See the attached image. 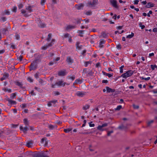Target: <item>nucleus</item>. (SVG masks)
Here are the masks:
<instances>
[{"mask_svg": "<svg viewBox=\"0 0 157 157\" xmlns=\"http://www.w3.org/2000/svg\"><path fill=\"white\" fill-rule=\"evenodd\" d=\"M51 34H49L48 35L47 40L48 42L46 43V44H44V45L42 46V48L43 49L49 48L50 47L54 44L55 42V40L54 39H52L51 40Z\"/></svg>", "mask_w": 157, "mask_h": 157, "instance_id": "f257e3e1", "label": "nucleus"}, {"mask_svg": "<svg viewBox=\"0 0 157 157\" xmlns=\"http://www.w3.org/2000/svg\"><path fill=\"white\" fill-rule=\"evenodd\" d=\"M133 71L132 70H129L126 71L125 73L122 74L121 75L122 77L126 78L131 76L133 73Z\"/></svg>", "mask_w": 157, "mask_h": 157, "instance_id": "f03ea898", "label": "nucleus"}, {"mask_svg": "<svg viewBox=\"0 0 157 157\" xmlns=\"http://www.w3.org/2000/svg\"><path fill=\"white\" fill-rule=\"evenodd\" d=\"M111 4L115 8H117L119 6L117 4V2L116 0H111L110 1Z\"/></svg>", "mask_w": 157, "mask_h": 157, "instance_id": "7ed1b4c3", "label": "nucleus"}, {"mask_svg": "<svg viewBox=\"0 0 157 157\" xmlns=\"http://www.w3.org/2000/svg\"><path fill=\"white\" fill-rule=\"evenodd\" d=\"M108 125L107 123H104L102 124L101 125H99L97 128L98 130L100 131H103L105 130L103 128L107 126Z\"/></svg>", "mask_w": 157, "mask_h": 157, "instance_id": "20e7f679", "label": "nucleus"}, {"mask_svg": "<svg viewBox=\"0 0 157 157\" xmlns=\"http://www.w3.org/2000/svg\"><path fill=\"white\" fill-rule=\"evenodd\" d=\"M106 91L108 93L113 92L114 91V90L113 89H111L108 87H106L105 89L103 90V91L104 92H105Z\"/></svg>", "mask_w": 157, "mask_h": 157, "instance_id": "39448f33", "label": "nucleus"}, {"mask_svg": "<svg viewBox=\"0 0 157 157\" xmlns=\"http://www.w3.org/2000/svg\"><path fill=\"white\" fill-rule=\"evenodd\" d=\"M105 40L103 39H101L99 42V48H103V44L105 43Z\"/></svg>", "mask_w": 157, "mask_h": 157, "instance_id": "423d86ee", "label": "nucleus"}, {"mask_svg": "<svg viewBox=\"0 0 157 157\" xmlns=\"http://www.w3.org/2000/svg\"><path fill=\"white\" fill-rule=\"evenodd\" d=\"M66 83L62 81H59L57 83V84L59 86H64Z\"/></svg>", "mask_w": 157, "mask_h": 157, "instance_id": "0eeeda50", "label": "nucleus"}, {"mask_svg": "<svg viewBox=\"0 0 157 157\" xmlns=\"http://www.w3.org/2000/svg\"><path fill=\"white\" fill-rule=\"evenodd\" d=\"M154 6V4L153 3L151 2H149L146 4V7L147 8H149L153 7Z\"/></svg>", "mask_w": 157, "mask_h": 157, "instance_id": "6e6552de", "label": "nucleus"}, {"mask_svg": "<svg viewBox=\"0 0 157 157\" xmlns=\"http://www.w3.org/2000/svg\"><path fill=\"white\" fill-rule=\"evenodd\" d=\"M20 130L24 132H25L28 130V128L26 126L24 128L22 126H20Z\"/></svg>", "mask_w": 157, "mask_h": 157, "instance_id": "1a4fd4ad", "label": "nucleus"}, {"mask_svg": "<svg viewBox=\"0 0 157 157\" xmlns=\"http://www.w3.org/2000/svg\"><path fill=\"white\" fill-rule=\"evenodd\" d=\"M67 61L69 64H71L73 63V60L70 57H68L67 59Z\"/></svg>", "mask_w": 157, "mask_h": 157, "instance_id": "9d476101", "label": "nucleus"}, {"mask_svg": "<svg viewBox=\"0 0 157 157\" xmlns=\"http://www.w3.org/2000/svg\"><path fill=\"white\" fill-rule=\"evenodd\" d=\"M76 47L77 48L81 49L83 48L82 46L80 44V43L79 42H77L76 44Z\"/></svg>", "mask_w": 157, "mask_h": 157, "instance_id": "9b49d317", "label": "nucleus"}, {"mask_svg": "<svg viewBox=\"0 0 157 157\" xmlns=\"http://www.w3.org/2000/svg\"><path fill=\"white\" fill-rule=\"evenodd\" d=\"M134 36V33L132 32L130 34L126 36L127 38L131 39Z\"/></svg>", "mask_w": 157, "mask_h": 157, "instance_id": "f8f14e48", "label": "nucleus"}, {"mask_svg": "<svg viewBox=\"0 0 157 157\" xmlns=\"http://www.w3.org/2000/svg\"><path fill=\"white\" fill-rule=\"evenodd\" d=\"M66 74L65 71H60L59 73V75L63 76L64 75Z\"/></svg>", "mask_w": 157, "mask_h": 157, "instance_id": "ddd939ff", "label": "nucleus"}, {"mask_svg": "<svg viewBox=\"0 0 157 157\" xmlns=\"http://www.w3.org/2000/svg\"><path fill=\"white\" fill-rule=\"evenodd\" d=\"M72 130V128H69L67 129H65L64 130V131L66 133H68L71 131Z\"/></svg>", "mask_w": 157, "mask_h": 157, "instance_id": "4468645a", "label": "nucleus"}, {"mask_svg": "<svg viewBox=\"0 0 157 157\" xmlns=\"http://www.w3.org/2000/svg\"><path fill=\"white\" fill-rule=\"evenodd\" d=\"M3 90L5 92H7L9 93H10L11 92V90L10 89L7 88H4L3 89Z\"/></svg>", "mask_w": 157, "mask_h": 157, "instance_id": "2eb2a0df", "label": "nucleus"}, {"mask_svg": "<svg viewBox=\"0 0 157 157\" xmlns=\"http://www.w3.org/2000/svg\"><path fill=\"white\" fill-rule=\"evenodd\" d=\"M76 95L79 97H82L83 95V94L81 92H78L76 93Z\"/></svg>", "mask_w": 157, "mask_h": 157, "instance_id": "dca6fc26", "label": "nucleus"}, {"mask_svg": "<svg viewBox=\"0 0 157 157\" xmlns=\"http://www.w3.org/2000/svg\"><path fill=\"white\" fill-rule=\"evenodd\" d=\"M122 108V106L119 105L115 109V110L116 111H118Z\"/></svg>", "mask_w": 157, "mask_h": 157, "instance_id": "f3484780", "label": "nucleus"}, {"mask_svg": "<svg viewBox=\"0 0 157 157\" xmlns=\"http://www.w3.org/2000/svg\"><path fill=\"white\" fill-rule=\"evenodd\" d=\"M75 28V27L74 26H72L71 25H69L67 26V29H72Z\"/></svg>", "mask_w": 157, "mask_h": 157, "instance_id": "a211bd4d", "label": "nucleus"}, {"mask_svg": "<svg viewBox=\"0 0 157 157\" xmlns=\"http://www.w3.org/2000/svg\"><path fill=\"white\" fill-rule=\"evenodd\" d=\"M103 74L106 75V76H107L108 77H112L113 75V74L112 73V74H108V73H103Z\"/></svg>", "mask_w": 157, "mask_h": 157, "instance_id": "6ab92c4d", "label": "nucleus"}, {"mask_svg": "<svg viewBox=\"0 0 157 157\" xmlns=\"http://www.w3.org/2000/svg\"><path fill=\"white\" fill-rule=\"evenodd\" d=\"M32 145V143L31 142L27 143L26 145L28 147H31Z\"/></svg>", "mask_w": 157, "mask_h": 157, "instance_id": "aec40b11", "label": "nucleus"}, {"mask_svg": "<svg viewBox=\"0 0 157 157\" xmlns=\"http://www.w3.org/2000/svg\"><path fill=\"white\" fill-rule=\"evenodd\" d=\"M56 102V101H53L50 102L48 103V105L49 106H50L52 105V103L54 104Z\"/></svg>", "mask_w": 157, "mask_h": 157, "instance_id": "412c9836", "label": "nucleus"}, {"mask_svg": "<svg viewBox=\"0 0 157 157\" xmlns=\"http://www.w3.org/2000/svg\"><path fill=\"white\" fill-rule=\"evenodd\" d=\"M89 108V105H86L85 106H84L83 108V109L84 110H86L88 109Z\"/></svg>", "mask_w": 157, "mask_h": 157, "instance_id": "4be33fe9", "label": "nucleus"}, {"mask_svg": "<svg viewBox=\"0 0 157 157\" xmlns=\"http://www.w3.org/2000/svg\"><path fill=\"white\" fill-rule=\"evenodd\" d=\"M91 63V61H88V62H86L84 63L85 64V67H87L88 64H90Z\"/></svg>", "mask_w": 157, "mask_h": 157, "instance_id": "5701e85b", "label": "nucleus"}, {"mask_svg": "<svg viewBox=\"0 0 157 157\" xmlns=\"http://www.w3.org/2000/svg\"><path fill=\"white\" fill-rule=\"evenodd\" d=\"M153 122L154 121L153 120H151L148 121L147 123L148 125L149 126L151 124L153 123Z\"/></svg>", "mask_w": 157, "mask_h": 157, "instance_id": "b1692460", "label": "nucleus"}, {"mask_svg": "<svg viewBox=\"0 0 157 157\" xmlns=\"http://www.w3.org/2000/svg\"><path fill=\"white\" fill-rule=\"evenodd\" d=\"M139 26L141 27L142 29H143L145 28V26L144 25H142V24L141 22L139 23Z\"/></svg>", "mask_w": 157, "mask_h": 157, "instance_id": "393cba45", "label": "nucleus"}, {"mask_svg": "<svg viewBox=\"0 0 157 157\" xmlns=\"http://www.w3.org/2000/svg\"><path fill=\"white\" fill-rule=\"evenodd\" d=\"M9 103L11 104H14L16 103V102L15 101H12L11 100H10L9 101Z\"/></svg>", "mask_w": 157, "mask_h": 157, "instance_id": "a878e982", "label": "nucleus"}, {"mask_svg": "<svg viewBox=\"0 0 157 157\" xmlns=\"http://www.w3.org/2000/svg\"><path fill=\"white\" fill-rule=\"evenodd\" d=\"M39 75H40V73L39 72H37L34 75L35 78H37L38 77V76H39Z\"/></svg>", "mask_w": 157, "mask_h": 157, "instance_id": "bb28decb", "label": "nucleus"}, {"mask_svg": "<svg viewBox=\"0 0 157 157\" xmlns=\"http://www.w3.org/2000/svg\"><path fill=\"white\" fill-rule=\"evenodd\" d=\"M75 82L77 83H81V81L79 79H78L75 81Z\"/></svg>", "mask_w": 157, "mask_h": 157, "instance_id": "cd10ccee", "label": "nucleus"}, {"mask_svg": "<svg viewBox=\"0 0 157 157\" xmlns=\"http://www.w3.org/2000/svg\"><path fill=\"white\" fill-rule=\"evenodd\" d=\"M89 124L90 127H94V124H93L92 122H89Z\"/></svg>", "mask_w": 157, "mask_h": 157, "instance_id": "c85d7f7f", "label": "nucleus"}, {"mask_svg": "<svg viewBox=\"0 0 157 157\" xmlns=\"http://www.w3.org/2000/svg\"><path fill=\"white\" fill-rule=\"evenodd\" d=\"M151 68L152 70H154L155 68L157 67V66L156 65H151Z\"/></svg>", "mask_w": 157, "mask_h": 157, "instance_id": "c756f323", "label": "nucleus"}, {"mask_svg": "<svg viewBox=\"0 0 157 157\" xmlns=\"http://www.w3.org/2000/svg\"><path fill=\"white\" fill-rule=\"evenodd\" d=\"M69 78V79H71L72 80H73L75 78V76L74 75H73L71 76H70Z\"/></svg>", "mask_w": 157, "mask_h": 157, "instance_id": "7c9ffc66", "label": "nucleus"}, {"mask_svg": "<svg viewBox=\"0 0 157 157\" xmlns=\"http://www.w3.org/2000/svg\"><path fill=\"white\" fill-rule=\"evenodd\" d=\"M10 48L13 49L16 48V46L13 44H11L10 45Z\"/></svg>", "mask_w": 157, "mask_h": 157, "instance_id": "2f4dec72", "label": "nucleus"}, {"mask_svg": "<svg viewBox=\"0 0 157 157\" xmlns=\"http://www.w3.org/2000/svg\"><path fill=\"white\" fill-rule=\"evenodd\" d=\"M28 80L30 82H33V79L30 77H29L27 78Z\"/></svg>", "mask_w": 157, "mask_h": 157, "instance_id": "473e14b6", "label": "nucleus"}, {"mask_svg": "<svg viewBox=\"0 0 157 157\" xmlns=\"http://www.w3.org/2000/svg\"><path fill=\"white\" fill-rule=\"evenodd\" d=\"M141 79H144L145 80H148L150 79V77H148L146 78H144V77H141Z\"/></svg>", "mask_w": 157, "mask_h": 157, "instance_id": "72a5a7b5", "label": "nucleus"}, {"mask_svg": "<svg viewBox=\"0 0 157 157\" xmlns=\"http://www.w3.org/2000/svg\"><path fill=\"white\" fill-rule=\"evenodd\" d=\"M83 6L82 4L79 5L77 7L78 9H81L83 7Z\"/></svg>", "mask_w": 157, "mask_h": 157, "instance_id": "f704fd0d", "label": "nucleus"}, {"mask_svg": "<svg viewBox=\"0 0 157 157\" xmlns=\"http://www.w3.org/2000/svg\"><path fill=\"white\" fill-rule=\"evenodd\" d=\"M17 8L16 6H14L12 10L13 12H16Z\"/></svg>", "mask_w": 157, "mask_h": 157, "instance_id": "c9c22d12", "label": "nucleus"}, {"mask_svg": "<svg viewBox=\"0 0 157 157\" xmlns=\"http://www.w3.org/2000/svg\"><path fill=\"white\" fill-rule=\"evenodd\" d=\"M20 38V36L19 35L17 34L15 36V38L17 40L19 39Z\"/></svg>", "mask_w": 157, "mask_h": 157, "instance_id": "e433bc0d", "label": "nucleus"}, {"mask_svg": "<svg viewBox=\"0 0 157 157\" xmlns=\"http://www.w3.org/2000/svg\"><path fill=\"white\" fill-rule=\"evenodd\" d=\"M24 122L25 124H27L28 123V120L26 119H25L24 120Z\"/></svg>", "mask_w": 157, "mask_h": 157, "instance_id": "4c0bfd02", "label": "nucleus"}, {"mask_svg": "<svg viewBox=\"0 0 157 157\" xmlns=\"http://www.w3.org/2000/svg\"><path fill=\"white\" fill-rule=\"evenodd\" d=\"M16 96V94H12L11 95V98L12 99H13Z\"/></svg>", "mask_w": 157, "mask_h": 157, "instance_id": "58836bf2", "label": "nucleus"}, {"mask_svg": "<svg viewBox=\"0 0 157 157\" xmlns=\"http://www.w3.org/2000/svg\"><path fill=\"white\" fill-rule=\"evenodd\" d=\"M152 13V12L151 11H149V12L147 14V16L148 17H150V14H151Z\"/></svg>", "mask_w": 157, "mask_h": 157, "instance_id": "ea45409f", "label": "nucleus"}, {"mask_svg": "<svg viewBox=\"0 0 157 157\" xmlns=\"http://www.w3.org/2000/svg\"><path fill=\"white\" fill-rule=\"evenodd\" d=\"M133 106L135 109H138L139 108V106L137 105H133Z\"/></svg>", "mask_w": 157, "mask_h": 157, "instance_id": "a19ab883", "label": "nucleus"}, {"mask_svg": "<svg viewBox=\"0 0 157 157\" xmlns=\"http://www.w3.org/2000/svg\"><path fill=\"white\" fill-rule=\"evenodd\" d=\"M45 2V0H41V4L42 5H43Z\"/></svg>", "mask_w": 157, "mask_h": 157, "instance_id": "79ce46f5", "label": "nucleus"}, {"mask_svg": "<svg viewBox=\"0 0 157 157\" xmlns=\"http://www.w3.org/2000/svg\"><path fill=\"white\" fill-rule=\"evenodd\" d=\"M113 132V131H109L108 132L107 135L108 136H109L111 133H112Z\"/></svg>", "mask_w": 157, "mask_h": 157, "instance_id": "37998d69", "label": "nucleus"}, {"mask_svg": "<svg viewBox=\"0 0 157 157\" xmlns=\"http://www.w3.org/2000/svg\"><path fill=\"white\" fill-rule=\"evenodd\" d=\"M97 3V1L96 0H95L94 1H93L92 4H91V5H95Z\"/></svg>", "mask_w": 157, "mask_h": 157, "instance_id": "c03bdc74", "label": "nucleus"}, {"mask_svg": "<svg viewBox=\"0 0 157 157\" xmlns=\"http://www.w3.org/2000/svg\"><path fill=\"white\" fill-rule=\"evenodd\" d=\"M123 72V68H121L120 67V73H122Z\"/></svg>", "mask_w": 157, "mask_h": 157, "instance_id": "a18cd8bd", "label": "nucleus"}, {"mask_svg": "<svg viewBox=\"0 0 157 157\" xmlns=\"http://www.w3.org/2000/svg\"><path fill=\"white\" fill-rule=\"evenodd\" d=\"M23 6V5L22 4H20L18 6V7H19V9H21L22 8Z\"/></svg>", "mask_w": 157, "mask_h": 157, "instance_id": "49530a36", "label": "nucleus"}, {"mask_svg": "<svg viewBox=\"0 0 157 157\" xmlns=\"http://www.w3.org/2000/svg\"><path fill=\"white\" fill-rule=\"evenodd\" d=\"M153 31L154 32H157V28H154L153 29Z\"/></svg>", "mask_w": 157, "mask_h": 157, "instance_id": "de8ad7c7", "label": "nucleus"}, {"mask_svg": "<svg viewBox=\"0 0 157 157\" xmlns=\"http://www.w3.org/2000/svg\"><path fill=\"white\" fill-rule=\"evenodd\" d=\"M54 94L55 95H58L59 94V93L57 91H55L54 92Z\"/></svg>", "mask_w": 157, "mask_h": 157, "instance_id": "09e8293b", "label": "nucleus"}, {"mask_svg": "<svg viewBox=\"0 0 157 157\" xmlns=\"http://www.w3.org/2000/svg\"><path fill=\"white\" fill-rule=\"evenodd\" d=\"M117 48H121V45L120 44H118L117 45Z\"/></svg>", "mask_w": 157, "mask_h": 157, "instance_id": "8fccbe9b", "label": "nucleus"}, {"mask_svg": "<svg viewBox=\"0 0 157 157\" xmlns=\"http://www.w3.org/2000/svg\"><path fill=\"white\" fill-rule=\"evenodd\" d=\"M138 2H139V1L136 0H135L134 1V3L135 4H137L138 3Z\"/></svg>", "mask_w": 157, "mask_h": 157, "instance_id": "3c124183", "label": "nucleus"}, {"mask_svg": "<svg viewBox=\"0 0 157 157\" xmlns=\"http://www.w3.org/2000/svg\"><path fill=\"white\" fill-rule=\"evenodd\" d=\"M48 127L50 129H52V128H53V126L52 125H49Z\"/></svg>", "mask_w": 157, "mask_h": 157, "instance_id": "603ef678", "label": "nucleus"}, {"mask_svg": "<svg viewBox=\"0 0 157 157\" xmlns=\"http://www.w3.org/2000/svg\"><path fill=\"white\" fill-rule=\"evenodd\" d=\"M117 18V15L116 14H114V16L112 17L113 19H116Z\"/></svg>", "mask_w": 157, "mask_h": 157, "instance_id": "864d4df0", "label": "nucleus"}, {"mask_svg": "<svg viewBox=\"0 0 157 157\" xmlns=\"http://www.w3.org/2000/svg\"><path fill=\"white\" fill-rule=\"evenodd\" d=\"M141 3L144 4V5H145L146 4V3H147V2L146 1H143L141 2Z\"/></svg>", "mask_w": 157, "mask_h": 157, "instance_id": "5fc2aeb1", "label": "nucleus"}, {"mask_svg": "<svg viewBox=\"0 0 157 157\" xmlns=\"http://www.w3.org/2000/svg\"><path fill=\"white\" fill-rule=\"evenodd\" d=\"M154 53H151L149 54V56L151 57V56H154Z\"/></svg>", "mask_w": 157, "mask_h": 157, "instance_id": "6e6d98bb", "label": "nucleus"}, {"mask_svg": "<svg viewBox=\"0 0 157 157\" xmlns=\"http://www.w3.org/2000/svg\"><path fill=\"white\" fill-rule=\"evenodd\" d=\"M8 74H6L5 75H4V76H3V78H5V79L7 77H8Z\"/></svg>", "mask_w": 157, "mask_h": 157, "instance_id": "4d7b16f0", "label": "nucleus"}, {"mask_svg": "<svg viewBox=\"0 0 157 157\" xmlns=\"http://www.w3.org/2000/svg\"><path fill=\"white\" fill-rule=\"evenodd\" d=\"M65 37L67 38L68 37L69 34H65L64 35Z\"/></svg>", "mask_w": 157, "mask_h": 157, "instance_id": "13d9d810", "label": "nucleus"}, {"mask_svg": "<svg viewBox=\"0 0 157 157\" xmlns=\"http://www.w3.org/2000/svg\"><path fill=\"white\" fill-rule=\"evenodd\" d=\"M99 65H100V63H97L96 64V67H98L99 66Z\"/></svg>", "mask_w": 157, "mask_h": 157, "instance_id": "bf43d9fd", "label": "nucleus"}, {"mask_svg": "<svg viewBox=\"0 0 157 157\" xmlns=\"http://www.w3.org/2000/svg\"><path fill=\"white\" fill-rule=\"evenodd\" d=\"M68 41L69 42H72V40H71V38H68Z\"/></svg>", "mask_w": 157, "mask_h": 157, "instance_id": "052dcab7", "label": "nucleus"}, {"mask_svg": "<svg viewBox=\"0 0 157 157\" xmlns=\"http://www.w3.org/2000/svg\"><path fill=\"white\" fill-rule=\"evenodd\" d=\"M4 52L3 50H0V54L3 53Z\"/></svg>", "mask_w": 157, "mask_h": 157, "instance_id": "680f3d73", "label": "nucleus"}, {"mask_svg": "<svg viewBox=\"0 0 157 157\" xmlns=\"http://www.w3.org/2000/svg\"><path fill=\"white\" fill-rule=\"evenodd\" d=\"M119 2L120 3H125V2L122 1L121 0H119Z\"/></svg>", "mask_w": 157, "mask_h": 157, "instance_id": "e2e57ef3", "label": "nucleus"}, {"mask_svg": "<svg viewBox=\"0 0 157 157\" xmlns=\"http://www.w3.org/2000/svg\"><path fill=\"white\" fill-rule=\"evenodd\" d=\"M107 80H103L102 82L103 83H107Z\"/></svg>", "mask_w": 157, "mask_h": 157, "instance_id": "0e129e2a", "label": "nucleus"}, {"mask_svg": "<svg viewBox=\"0 0 157 157\" xmlns=\"http://www.w3.org/2000/svg\"><path fill=\"white\" fill-rule=\"evenodd\" d=\"M122 40L123 41H125V38L124 37H122Z\"/></svg>", "mask_w": 157, "mask_h": 157, "instance_id": "69168bd1", "label": "nucleus"}, {"mask_svg": "<svg viewBox=\"0 0 157 157\" xmlns=\"http://www.w3.org/2000/svg\"><path fill=\"white\" fill-rule=\"evenodd\" d=\"M121 26H119L117 27V29H121Z\"/></svg>", "mask_w": 157, "mask_h": 157, "instance_id": "338daca9", "label": "nucleus"}, {"mask_svg": "<svg viewBox=\"0 0 157 157\" xmlns=\"http://www.w3.org/2000/svg\"><path fill=\"white\" fill-rule=\"evenodd\" d=\"M108 71H112V69H111V68H109L108 69Z\"/></svg>", "mask_w": 157, "mask_h": 157, "instance_id": "774afa93", "label": "nucleus"}]
</instances>
